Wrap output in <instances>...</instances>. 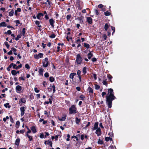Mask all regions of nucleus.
I'll list each match as a JSON object with an SVG mask.
<instances>
[{
    "mask_svg": "<svg viewBox=\"0 0 149 149\" xmlns=\"http://www.w3.org/2000/svg\"><path fill=\"white\" fill-rule=\"evenodd\" d=\"M108 92L109 95L106 96V103L109 107L110 108L112 107V101L115 99L116 97L114 96V93L112 89H109Z\"/></svg>",
    "mask_w": 149,
    "mask_h": 149,
    "instance_id": "obj_1",
    "label": "nucleus"
},
{
    "mask_svg": "<svg viewBox=\"0 0 149 149\" xmlns=\"http://www.w3.org/2000/svg\"><path fill=\"white\" fill-rule=\"evenodd\" d=\"M69 114H70L72 113L75 114L77 112V109L75 106L72 105L69 109Z\"/></svg>",
    "mask_w": 149,
    "mask_h": 149,
    "instance_id": "obj_2",
    "label": "nucleus"
},
{
    "mask_svg": "<svg viewBox=\"0 0 149 149\" xmlns=\"http://www.w3.org/2000/svg\"><path fill=\"white\" fill-rule=\"evenodd\" d=\"M42 63L43 66L45 68L47 67L49 65V61L48 58H45L44 60L42 61Z\"/></svg>",
    "mask_w": 149,
    "mask_h": 149,
    "instance_id": "obj_3",
    "label": "nucleus"
},
{
    "mask_svg": "<svg viewBox=\"0 0 149 149\" xmlns=\"http://www.w3.org/2000/svg\"><path fill=\"white\" fill-rule=\"evenodd\" d=\"M82 61V58L81 57L79 54H78L77 55L76 62L78 64H80Z\"/></svg>",
    "mask_w": 149,
    "mask_h": 149,
    "instance_id": "obj_4",
    "label": "nucleus"
},
{
    "mask_svg": "<svg viewBox=\"0 0 149 149\" xmlns=\"http://www.w3.org/2000/svg\"><path fill=\"white\" fill-rule=\"evenodd\" d=\"M26 109V107H21L20 108V111H21V116H22L25 113V111Z\"/></svg>",
    "mask_w": 149,
    "mask_h": 149,
    "instance_id": "obj_5",
    "label": "nucleus"
},
{
    "mask_svg": "<svg viewBox=\"0 0 149 149\" xmlns=\"http://www.w3.org/2000/svg\"><path fill=\"white\" fill-rule=\"evenodd\" d=\"M43 54L42 53H40L38 54L34 55V57L36 59H38L40 58H42L43 57Z\"/></svg>",
    "mask_w": 149,
    "mask_h": 149,
    "instance_id": "obj_6",
    "label": "nucleus"
},
{
    "mask_svg": "<svg viewBox=\"0 0 149 149\" xmlns=\"http://www.w3.org/2000/svg\"><path fill=\"white\" fill-rule=\"evenodd\" d=\"M95 133L97 134V136H99L102 134L101 131L100 127H98V129L96 130Z\"/></svg>",
    "mask_w": 149,
    "mask_h": 149,
    "instance_id": "obj_7",
    "label": "nucleus"
},
{
    "mask_svg": "<svg viewBox=\"0 0 149 149\" xmlns=\"http://www.w3.org/2000/svg\"><path fill=\"white\" fill-rule=\"evenodd\" d=\"M22 89V87L19 85H17L16 87V90L18 93H20Z\"/></svg>",
    "mask_w": 149,
    "mask_h": 149,
    "instance_id": "obj_8",
    "label": "nucleus"
},
{
    "mask_svg": "<svg viewBox=\"0 0 149 149\" xmlns=\"http://www.w3.org/2000/svg\"><path fill=\"white\" fill-rule=\"evenodd\" d=\"M86 21L90 24H91L92 23V18L90 17H86Z\"/></svg>",
    "mask_w": 149,
    "mask_h": 149,
    "instance_id": "obj_9",
    "label": "nucleus"
},
{
    "mask_svg": "<svg viewBox=\"0 0 149 149\" xmlns=\"http://www.w3.org/2000/svg\"><path fill=\"white\" fill-rule=\"evenodd\" d=\"M98 122H96L94 124V127L92 128V130H94L98 129Z\"/></svg>",
    "mask_w": 149,
    "mask_h": 149,
    "instance_id": "obj_10",
    "label": "nucleus"
},
{
    "mask_svg": "<svg viewBox=\"0 0 149 149\" xmlns=\"http://www.w3.org/2000/svg\"><path fill=\"white\" fill-rule=\"evenodd\" d=\"M43 16V15L41 13L38 14L37 15V17L39 19L41 20L42 19L41 17Z\"/></svg>",
    "mask_w": 149,
    "mask_h": 149,
    "instance_id": "obj_11",
    "label": "nucleus"
},
{
    "mask_svg": "<svg viewBox=\"0 0 149 149\" xmlns=\"http://www.w3.org/2000/svg\"><path fill=\"white\" fill-rule=\"evenodd\" d=\"M66 115H63L61 118H59L58 119L60 120L64 121L66 118Z\"/></svg>",
    "mask_w": 149,
    "mask_h": 149,
    "instance_id": "obj_12",
    "label": "nucleus"
},
{
    "mask_svg": "<svg viewBox=\"0 0 149 149\" xmlns=\"http://www.w3.org/2000/svg\"><path fill=\"white\" fill-rule=\"evenodd\" d=\"M49 22L50 24V25H51V26L53 27H54V20L52 19H50L49 20Z\"/></svg>",
    "mask_w": 149,
    "mask_h": 149,
    "instance_id": "obj_13",
    "label": "nucleus"
},
{
    "mask_svg": "<svg viewBox=\"0 0 149 149\" xmlns=\"http://www.w3.org/2000/svg\"><path fill=\"white\" fill-rule=\"evenodd\" d=\"M20 141V139L19 138L17 139L15 141V144L16 145L18 146L19 145Z\"/></svg>",
    "mask_w": 149,
    "mask_h": 149,
    "instance_id": "obj_14",
    "label": "nucleus"
},
{
    "mask_svg": "<svg viewBox=\"0 0 149 149\" xmlns=\"http://www.w3.org/2000/svg\"><path fill=\"white\" fill-rule=\"evenodd\" d=\"M31 129L33 133H35L36 132V129L35 127L33 126L31 127Z\"/></svg>",
    "mask_w": 149,
    "mask_h": 149,
    "instance_id": "obj_15",
    "label": "nucleus"
},
{
    "mask_svg": "<svg viewBox=\"0 0 149 149\" xmlns=\"http://www.w3.org/2000/svg\"><path fill=\"white\" fill-rule=\"evenodd\" d=\"M76 74L74 73H71L69 76V77L70 78L73 79L74 78V76Z\"/></svg>",
    "mask_w": 149,
    "mask_h": 149,
    "instance_id": "obj_16",
    "label": "nucleus"
},
{
    "mask_svg": "<svg viewBox=\"0 0 149 149\" xmlns=\"http://www.w3.org/2000/svg\"><path fill=\"white\" fill-rule=\"evenodd\" d=\"M80 119L78 118L77 117H76L75 118V122L78 125L79 124V123L80 121Z\"/></svg>",
    "mask_w": 149,
    "mask_h": 149,
    "instance_id": "obj_17",
    "label": "nucleus"
},
{
    "mask_svg": "<svg viewBox=\"0 0 149 149\" xmlns=\"http://www.w3.org/2000/svg\"><path fill=\"white\" fill-rule=\"evenodd\" d=\"M19 102V103H20L21 102L25 103L26 102V100L24 98H21Z\"/></svg>",
    "mask_w": 149,
    "mask_h": 149,
    "instance_id": "obj_18",
    "label": "nucleus"
},
{
    "mask_svg": "<svg viewBox=\"0 0 149 149\" xmlns=\"http://www.w3.org/2000/svg\"><path fill=\"white\" fill-rule=\"evenodd\" d=\"M93 54L91 52H90L88 55V58L89 59H90L93 56Z\"/></svg>",
    "mask_w": 149,
    "mask_h": 149,
    "instance_id": "obj_19",
    "label": "nucleus"
},
{
    "mask_svg": "<svg viewBox=\"0 0 149 149\" xmlns=\"http://www.w3.org/2000/svg\"><path fill=\"white\" fill-rule=\"evenodd\" d=\"M6 26V23L4 22H1L0 23V27L1 26Z\"/></svg>",
    "mask_w": 149,
    "mask_h": 149,
    "instance_id": "obj_20",
    "label": "nucleus"
},
{
    "mask_svg": "<svg viewBox=\"0 0 149 149\" xmlns=\"http://www.w3.org/2000/svg\"><path fill=\"white\" fill-rule=\"evenodd\" d=\"M14 11L13 10H11V11L9 12V15L10 16H12L14 14Z\"/></svg>",
    "mask_w": 149,
    "mask_h": 149,
    "instance_id": "obj_21",
    "label": "nucleus"
},
{
    "mask_svg": "<svg viewBox=\"0 0 149 149\" xmlns=\"http://www.w3.org/2000/svg\"><path fill=\"white\" fill-rule=\"evenodd\" d=\"M11 74L13 75H15L17 74V72L15 70H13L11 71Z\"/></svg>",
    "mask_w": 149,
    "mask_h": 149,
    "instance_id": "obj_22",
    "label": "nucleus"
},
{
    "mask_svg": "<svg viewBox=\"0 0 149 149\" xmlns=\"http://www.w3.org/2000/svg\"><path fill=\"white\" fill-rule=\"evenodd\" d=\"M35 24L38 25V27L40 28L41 27V26L40 25H39L40 24V22L39 21H35Z\"/></svg>",
    "mask_w": 149,
    "mask_h": 149,
    "instance_id": "obj_23",
    "label": "nucleus"
},
{
    "mask_svg": "<svg viewBox=\"0 0 149 149\" xmlns=\"http://www.w3.org/2000/svg\"><path fill=\"white\" fill-rule=\"evenodd\" d=\"M88 90L90 93H93V91L92 88L90 87H89L88 88Z\"/></svg>",
    "mask_w": 149,
    "mask_h": 149,
    "instance_id": "obj_24",
    "label": "nucleus"
},
{
    "mask_svg": "<svg viewBox=\"0 0 149 149\" xmlns=\"http://www.w3.org/2000/svg\"><path fill=\"white\" fill-rule=\"evenodd\" d=\"M43 71V70L42 69L40 68V69L39 70V74L40 75H42Z\"/></svg>",
    "mask_w": 149,
    "mask_h": 149,
    "instance_id": "obj_25",
    "label": "nucleus"
},
{
    "mask_svg": "<svg viewBox=\"0 0 149 149\" xmlns=\"http://www.w3.org/2000/svg\"><path fill=\"white\" fill-rule=\"evenodd\" d=\"M84 47H86L87 49H88L90 47V45L89 44L86 43H84Z\"/></svg>",
    "mask_w": 149,
    "mask_h": 149,
    "instance_id": "obj_26",
    "label": "nucleus"
},
{
    "mask_svg": "<svg viewBox=\"0 0 149 149\" xmlns=\"http://www.w3.org/2000/svg\"><path fill=\"white\" fill-rule=\"evenodd\" d=\"M52 141H49H49H48V142H47V144L49 145L51 147H52Z\"/></svg>",
    "mask_w": 149,
    "mask_h": 149,
    "instance_id": "obj_27",
    "label": "nucleus"
},
{
    "mask_svg": "<svg viewBox=\"0 0 149 149\" xmlns=\"http://www.w3.org/2000/svg\"><path fill=\"white\" fill-rule=\"evenodd\" d=\"M86 69H87V68L85 67H84L83 68V73L84 74H85L86 73Z\"/></svg>",
    "mask_w": 149,
    "mask_h": 149,
    "instance_id": "obj_28",
    "label": "nucleus"
},
{
    "mask_svg": "<svg viewBox=\"0 0 149 149\" xmlns=\"http://www.w3.org/2000/svg\"><path fill=\"white\" fill-rule=\"evenodd\" d=\"M24 132V131L23 130H21L20 131L17 130L16 131V132L17 134H19V132L22 134Z\"/></svg>",
    "mask_w": 149,
    "mask_h": 149,
    "instance_id": "obj_29",
    "label": "nucleus"
},
{
    "mask_svg": "<svg viewBox=\"0 0 149 149\" xmlns=\"http://www.w3.org/2000/svg\"><path fill=\"white\" fill-rule=\"evenodd\" d=\"M104 14L105 15L107 16L110 15L111 14V13L107 11L104 13Z\"/></svg>",
    "mask_w": 149,
    "mask_h": 149,
    "instance_id": "obj_30",
    "label": "nucleus"
},
{
    "mask_svg": "<svg viewBox=\"0 0 149 149\" xmlns=\"http://www.w3.org/2000/svg\"><path fill=\"white\" fill-rule=\"evenodd\" d=\"M79 98L81 100H83L84 99L85 97L83 95H81L79 96Z\"/></svg>",
    "mask_w": 149,
    "mask_h": 149,
    "instance_id": "obj_31",
    "label": "nucleus"
},
{
    "mask_svg": "<svg viewBox=\"0 0 149 149\" xmlns=\"http://www.w3.org/2000/svg\"><path fill=\"white\" fill-rule=\"evenodd\" d=\"M97 143L98 144H102L103 143V141L102 140H101L100 138L99 139Z\"/></svg>",
    "mask_w": 149,
    "mask_h": 149,
    "instance_id": "obj_32",
    "label": "nucleus"
},
{
    "mask_svg": "<svg viewBox=\"0 0 149 149\" xmlns=\"http://www.w3.org/2000/svg\"><path fill=\"white\" fill-rule=\"evenodd\" d=\"M4 106L6 107H8V108H10V106L9 105V103H7L6 104H5Z\"/></svg>",
    "mask_w": 149,
    "mask_h": 149,
    "instance_id": "obj_33",
    "label": "nucleus"
},
{
    "mask_svg": "<svg viewBox=\"0 0 149 149\" xmlns=\"http://www.w3.org/2000/svg\"><path fill=\"white\" fill-rule=\"evenodd\" d=\"M109 28V26L107 24H105L104 26V29L106 31Z\"/></svg>",
    "mask_w": 149,
    "mask_h": 149,
    "instance_id": "obj_34",
    "label": "nucleus"
},
{
    "mask_svg": "<svg viewBox=\"0 0 149 149\" xmlns=\"http://www.w3.org/2000/svg\"><path fill=\"white\" fill-rule=\"evenodd\" d=\"M4 44L6 46V47L7 49H8L9 47V45L8 44V42H5L4 43Z\"/></svg>",
    "mask_w": 149,
    "mask_h": 149,
    "instance_id": "obj_35",
    "label": "nucleus"
},
{
    "mask_svg": "<svg viewBox=\"0 0 149 149\" xmlns=\"http://www.w3.org/2000/svg\"><path fill=\"white\" fill-rule=\"evenodd\" d=\"M25 29H26L25 28H24L22 29V34L23 35V36H24V35H25Z\"/></svg>",
    "mask_w": 149,
    "mask_h": 149,
    "instance_id": "obj_36",
    "label": "nucleus"
},
{
    "mask_svg": "<svg viewBox=\"0 0 149 149\" xmlns=\"http://www.w3.org/2000/svg\"><path fill=\"white\" fill-rule=\"evenodd\" d=\"M52 86L51 85H50L48 88V91H49V92H51L52 91Z\"/></svg>",
    "mask_w": 149,
    "mask_h": 149,
    "instance_id": "obj_37",
    "label": "nucleus"
},
{
    "mask_svg": "<svg viewBox=\"0 0 149 149\" xmlns=\"http://www.w3.org/2000/svg\"><path fill=\"white\" fill-rule=\"evenodd\" d=\"M54 78L53 77H49V80L51 82H53L54 81Z\"/></svg>",
    "mask_w": 149,
    "mask_h": 149,
    "instance_id": "obj_38",
    "label": "nucleus"
},
{
    "mask_svg": "<svg viewBox=\"0 0 149 149\" xmlns=\"http://www.w3.org/2000/svg\"><path fill=\"white\" fill-rule=\"evenodd\" d=\"M111 138L109 137H106L105 138V141H109V140H111Z\"/></svg>",
    "mask_w": 149,
    "mask_h": 149,
    "instance_id": "obj_39",
    "label": "nucleus"
},
{
    "mask_svg": "<svg viewBox=\"0 0 149 149\" xmlns=\"http://www.w3.org/2000/svg\"><path fill=\"white\" fill-rule=\"evenodd\" d=\"M95 88L97 90L100 88V86L99 85L97 84H95Z\"/></svg>",
    "mask_w": 149,
    "mask_h": 149,
    "instance_id": "obj_40",
    "label": "nucleus"
},
{
    "mask_svg": "<svg viewBox=\"0 0 149 149\" xmlns=\"http://www.w3.org/2000/svg\"><path fill=\"white\" fill-rule=\"evenodd\" d=\"M52 90H53V93H54L55 92V87L54 85H53L52 86Z\"/></svg>",
    "mask_w": 149,
    "mask_h": 149,
    "instance_id": "obj_41",
    "label": "nucleus"
},
{
    "mask_svg": "<svg viewBox=\"0 0 149 149\" xmlns=\"http://www.w3.org/2000/svg\"><path fill=\"white\" fill-rule=\"evenodd\" d=\"M21 37V36L20 35H18L17 37L15 38V40H19V38Z\"/></svg>",
    "mask_w": 149,
    "mask_h": 149,
    "instance_id": "obj_42",
    "label": "nucleus"
},
{
    "mask_svg": "<svg viewBox=\"0 0 149 149\" xmlns=\"http://www.w3.org/2000/svg\"><path fill=\"white\" fill-rule=\"evenodd\" d=\"M10 65H11V66H13V68L15 69L16 68H15V66H16V64H14L13 63H11L10 64Z\"/></svg>",
    "mask_w": 149,
    "mask_h": 149,
    "instance_id": "obj_43",
    "label": "nucleus"
},
{
    "mask_svg": "<svg viewBox=\"0 0 149 149\" xmlns=\"http://www.w3.org/2000/svg\"><path fill=\"white\" fill-rule=\"evenodd\" d=\"M40 138L42 139L45 138V136H44V135L43 133H42L40 136Z\"/></svg>",
    "mask_w": 149,
    "mask_h": 149,
    "instance_id": "obj_44",
    "label": "nucleus"
},
{
    "mask_svg": "<svg viewBox=\"0 0 149 149\" xmlns=\"http://www.w3.org/2000/svg\"><path fill=\"white\" fill-rule=\"evenodd\" d=\"M71 17V15H67L66 17L67 19V20H70Z\"/></svg>",
    "mask_w": 149,
    "mask_h": 149,
    "instance_id": "obj_45",
    "label": "nucleus"
},
{
    "mask_svg": "<svg viewBox=\"0 0 149 149\" xmlns=\"http://www.w3.org/2000/svg\"><path fill=\"white\" fill-rule=\"evenodd\" d=\"M34 91L36 93H38L40 91L37 88H34Z\"/></svg>",
    "mask_w": 149,
    "mask_h": 149,
    "instance_id": "obj_46",
    "label": "nucleus"
},
{
    "mask_svg": "<svg viewBox=\"0 0 149 149\" xmlns=\"http://www.w3.org/2000/svg\"><path fill=\"white\" fill-rule=\"evenodd\" d=\"M25 66L26 68L28 69H29L30 68V67L28 64H26Z\"/></svg>",
    "mask_w": 149,
    "mask_h": 149,
    "instance_id": "obj_47",
    "label": "nucleus"
},
{
    "mask_svg": "<svg viewBox=\"0 0 149 149\" xmlns=\"http://www.w3.org/2000/svg\"><path fill=\"white\" fill-rule=\"evenodd\" d=\"M49 73L48 72H46L44 74V76L46 77H49Z\"/></svg>",
    "mask_w": 149,
    "mask_h": 149,
    "instance_id": "obj_48",
    "label": "nucleus"
},
{
    "mask_svg": "<svg viewBox=\"0 0 149 149\" xmlns=\"http://www.w3.org/2000/svg\"><path fill=\"white\" fill-rule=\"evenodd\" d=\"M22 67V64H20L19 65L16 67L15 69L17 70L19 68H21Z\"/></svg>",
    "mask_w": 149,
    "mask_h": 149,
    "instance_id": "obj_49",
    "label": "nucleus"
},
{
    "mask_svg": "<svg viewBox=\"0 0 149 149\" xmlns=\"http://www.w3.org/2000/svg\"><path fill=\"white\" fill-rule=\"evenodd\" d=\"M81 71L80 70H78L77 71V74L78 75V76L81 75Z\"/></svg>",
    "mask_w": 149,
    "mask_h": 149,
    "instance_id": "obj_50",
    "label": "nucleus"
},
{
    "mask_svg": "<svg viewBox=\"0 0 149 149\" xmlns=\"http://www.w3.org/2000/svg\"><path fill=\"white\" fill-rule=\"evenodd\" d=\"M28 138L29 139V141H31L32 140V136L29 135L28 137Z\"/></svg>",
    "mask_w": 149,
    "mask_h": 149,
    "instance_id": "obj_51",
    "label": "nucleus"
},
{
    "mask_svg": "<svg viewBox=\"0 0 149 149\" xmlns=\"http://www.w3.org/2000/svg\"><path fill=\"white\" fill-rule=\"evenodd\" d=\"M56 36L54 34H52L50 36V37L52 38H54Z\"/></svg>",
    "mask_w": 149,
    "mask_h": 149,
    "instance_id": "obj_52",
    "label": "nucleus"
},
{
    "mask_svg": "<svg viewBox=\"0 0 149 149\" xmlns=\"http://www.w3.org/2000/svg\"><path fill=\"white\" fill-rule=\"evenodd\" d=\"M15 11L17 12H20L21 11V9L20 8H17Z\"/></svg>",
    "mask_w": 149,
    "mask_h": 149,
    "instance_id": "obj_53",
    "label": "nucleus"
},
{
    "mask_svg": "<svg viewBox=\"0 0 149 149\" xmlns=\"http://www.w3.org/2000/svg\"><path fill=\"white\" fill-rule=\"evenodd\" d=\"M45 138L47 137V136H48L49 135V134L48 132H46L45 133Z\"/></svg>",
    "mask_w": 149,
    "mask_h": 149,
    "instance_id": "obj_54",
    "label": "nucleus"
},
{
    "mask_svg": "<svg viewBox=\"0 0 149 149\" xmlns=\"http://www.w3.org/2000/svg\"><path fill=\"white\" fill-rule=\"evenodd\" d=\"M12 50H10L8 52L7 54L9 55H11L12 54Z\"/></svg>",
    "mask_w": 149,
    "mask_h": 149,
    "instance_id": "obj_55",
    "label": "nucleus"
},
{
    "mask_svg": "<svg viewBox=\"0 0 149 149\" xmlns=\"http://www.w3.org/2000/svg\"><path fill=\"white\" fill-rule=\"evenodd\" d=\"M67 137L68 138L66 139V140L68 141L70 140L69 138H70V135L69 134H68Z\"/></svg>",
    "mask_w": 149,
    "mask_h": 149,
    "instance_id": "obj_56",
    "label": "nucleus"
},
{
    "mask_svg": "<svg viewBox=\"0 0 149 149\" xmlns=\"http://www.w3.org/2000/svg\"><path fill=\"white\" fill-rule=\"evenodd\" d=\"M93 76L95 80H96L97 79V75L95 74H93Z\"/></svg>",
    "mask_w": 149,
    "mask_h": 149,
    "instance_id": "obj_57",
    "label": "nucleus"
},
{
    "mask_svg": "<svg viewBox=\"0 0 149 149\" xmlns=\"http://www.w3.org/2000/svg\"><path fill=\"white\" fill-rule=\"evenodd\" d=\"M91 60L93 62H95L96 61L97 59L95 58H92Z\"/></svg>",
    "mask_w": 149,
    "mask_h": 149,
    "instance_id": "obj_58",
    "label": "nucleus"
},
{
    "mask_svg": "<svg viewBox=\"0 0 149 149\" xmlns=\"http://www.w3.org/2000/svg\"><path fill=\"white\" fill-rule=\"evenodd\" d=\"M98 8H101L103 7V5L102 4H100L98 5Z\"/></svg>",
    "mask_w": 149,
    "mask_h": 149,
    "instance_id": "obj_59",
    "label": "nucleus"
},
{
    "mask_svg": "<svg viewBox=\"0 0 149 149\" xmlns=\"http://www.w3.org/2000/svg\"><path fill=\"white\" fill-rule=\"evenodd\" d=\"M7 33L9 35H10L11 34L12 32L10 30H8L7 31Z\"/></svg>",
    "mask_w": 149,
    "mask_h": 149,
    "instance_id": "obj_60",
    "label": "nucleus"
},
{
    "mask_svg": "<svg viewBox=\"0 0 149 149\" xmlns=\"http://www.w3.org/2000/svg\"><path fill=\"white\" fill-rule=\"evenodd\" d=\"M12 51H13V52H15L17 51V50L16 49L14 48H11Z\"/></svg>",
    "mask_w": 149,
    "mask_h": 149,
    "instance_id": "obj_61",
    "label": "nucleus"
},
{
    "mask_svg": "<svg viewBox=\"0 0 149 149\" xmlns=\"http://www.w3.org/2000/svg\"><path fill=\"white\" fill-rule=\"evenodd\" d=\"M106 94V93L105 92H103L102 93V97H104V95Z\"/></svg>",
    "mask_w": 149,
    "mask_h": 149,
    "instance_id": "obj_62",
    "label": "nucleus"
},
{
    "mask_svg": "<svg viewBox=\"0 0 149 149\" xmlns=\"http://www.w3.org/2000/svg\"><path fill=\"white\" fill-rule=\"evenodd\" d=\"M10 121L11 122L13 123V119L12 118V116H10Z\"/></svg>",
    "mask_w": 149,
    "mask_h": 149,
    "instance_id": "obj_63",
    "label": "nucleus"
},
{
    "mask_svg": "<svg viewBox=\"0 0 149 149\" xmlns=\"http://www.w3.org/2000/svg\"><path fill=\"white\" fill-rule=\"evenodd\" d=\"M113 145H111L109 147L108 149H113Z\"/></svg>",
    "mask_w": 149,
    "mask_h": 149,
    "instance_id": "obj_64",
    "label": "nucleus"
}]
</instances>
